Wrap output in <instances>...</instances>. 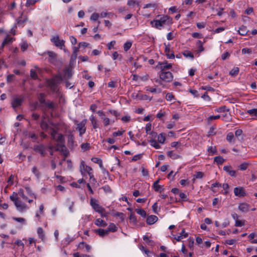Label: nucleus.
<instances>
[{"label":"nucleus","mask_w":257,"mask_h":257,"mask_svg":"<svg viewBox=\"0 0 257 257\" xmlns=\"http://www.w3.org/2000/svg\"><path fill=\"white\" fill-rule=\"evenodd\" d=\"M64 125L62 123L55 124L54 123H48L44 120V118L41 121V128L46 132L49 133L52 139L56 141L58 143V146L55 148L52 146L49 147L51 150H55L62 152L64 155L66 156L68 152L67 151L66 147L63 145L64 142V138L63 135L61 134H59L57 132L58 131L60 130L61 127Z\"/></svg>","instance_id":"obj_1"},{"label":"nucleus","mask_w":257,"mask_h":257,"mask_svg":"<svg viewBox=\"0 0 257 257\" xmlns=\"http://www.w3.org/2000/svg\"><path fill=\"white\" fill-rule=\"evenodd\" d=\"M72 76V69L70 67L66 68L64 70L63 74H59L50 82L49 85L52 89H55L57 84L60 83V81L63 80L69 79Z\"/></svg>","instance_id":"obj_2"},{"label":"nucleus","mask_w":257,"mask_h":257,"mask_svg":"<svg viewBox=\"0 0 257 257\" xmlns=\"http://www.w3.org/2000/svg\"><path fill=\"white\" fill-rule=\"evenodd\" d=\"M172 23V19L167 16H163L158 20H154L150 22L152 27L157 29L161 30L165 25H168Z\"/></svg>","instance_id":"obj_3"},{"label":"nucleus","mask_w":257,"mask_h":257,"mask_svg":"<svg viewBox=\"0 0 257 257\" xmlns=\"http://www.w3.org/2000/svg\"><path fill=\"white\" fill-rule=\"evenodd\" d=\"M10 199L14 202L17 210L19 212H23L28 209V206L20 200L17 193L13 192L10 196Z\"/></svg>","instance_id":"obj_4"},{"label":"nucleus","mask_w":257,"mask_h":257,"mask_svg":"<svg viewBox=\"0 0 257 257\" xmlns=\"http://www.w3.org/2000/svg\"><path fill=\"white\" fill-rule=\"evenodd\" d=\"M160 78L161 80L166 82H170L173 80V76L170 71H161L159 74Z\"/></svg>","instance_id":"obj_5"},{"label":"nucleus","mask_w":257,"mask_h":257,"mask_svg":"<svg viewBox=\"0 0 257 257\" xmlns=\"http://www.w3.org/2000/svg\"><path fill=\"white\" fill-rule=\"evenodd\" d=\"M90 204L92 208L97 213H101L103 208L98 204V200L95 198H91L90 200Z\"/></svg>","instance_id":"obj_6"},{"label":"nucleus","mask_w":257,"mask_h":257,"mask_svg":"<svg viewBox=\"0 0 257 257\" xmlns=\"http://www.w3.org/2000/svg\"><path fill=\"white\" fill-rule=\"evenodd\" d=\"M51 42L55 45V46L60 48L61 49L64 47L65 41L60 39L58 35L53 36L51 39Z\"/></svg>","instance_id":"obj_7"},{"label":"nucleus","mask_w":257,"mask_h":257,"mask_svg":"<svg viewBox=\"0 0 257 257\" xmlns=\"http://www.w3.org/2000/svg\"><path fill=\"white\" fill-rule=\"evenodd\" d=\"M87 121L86 119H84L77 124L76 129L79 132L80 136H82L86 132L85 125L87 123Z\"/></svg>","instance_id":"obj_8"},{"label":"nucleus","mask_w":257,"mask_h":257,"mask_svg":"<svg viewBox=\"0 0 257 257\" xmlns=\"http://www.w3.org/2000/svg\"><path fill=\"white\" fill-rule=\"evenodd\" d=\"M165 45V52L168 59H173L175 58L173 50L171 48L170 44H164Z\"/></svg>","instance_id":"obj_9"},{"label":"nucleus","mask_w":257,"mask_h":257,"mask_svg":"<svg viewBox=\"0 0 257 257\" xmlns=\"http://www.w3.org/2000/svg\"><path fill=\"white\" fill-rule=\"evenodd\" d=\"M235 196L237 197H244L246 195L244 189L242 187H237L234 188Z\"/></svg>","instance_id":"obj_10"},{"label":"nucleus","mask_w":257,"mask_h":257,"mask_svg":"<svg viewBox=\"0 0 257 257\" xmlns=\"http://www.w3.org/2000/svg\"><path fill=\"white\" fill-rule=\"evenodd\" d=\"M158 67L161 70V71H163L171 69L172 67V65L167 62H160Z\"/></svg>","instance_id":"obj_11"},{"label":"nucleus","mask_w":257,"mask_h":257,"mask_svg":"<svg viewBox=\"0 0 257 257\" xmlns=\"http://www.w3.org/2000/svg\"><path fill=\"white\" fill-rule=\"evenodd\" d=\"M223 170L226 172L230 176L235 177L236 176V171L232 169L230 166H225Z\"/></svg>","instance_id":"obj_12"},{"label":"nucleus","mask_w":257,"mask_h":257,"mask_svg":"<svg viewBox=\"0 0 257 257\" xmlns=\"http://www.w3.org/2000/svg\"><path fill=\"white\" fill-rule=\"evenodd\" d=\"M250 205L246 203H241L238 205V208L242 212H246L249 209Z\"/></svg>","instance_id":"obj_13"},{"label":"nucleus","mask_w":257,"mask_h":257,"mask_svg":"<svg viewBox=\"0 0 257 257\" xmlns=\"http://www.w3.org/2000/svg\"><path fill=\"white\" fill-rule=\"evenodd\" d=\"M145 89L147 91H149L152 93H160L162 91L160 88H157V86L156 85L154 87L146 86L145 87Z\"/></svg>","instance_id":"obj_14"},{"label":"nucleus","mask_w":257,"mask_h":257,"mask_svg":"<svg viewBox=\"0 0 257 257\" xmlns=\"http://www.w3.org/2000/svg\"><path fill=\"white\" fill-rule=\"evenodd\" d=\"M188 235V234L186 233L185 231V229H183L181 233H180L179 235H173V237L177 241H179L181 240L182 239L186 238Z\"/></svg>","instance_id":"obj_15"},{"label":"nucleus","mask_w":257,"mask_h":257,"mask_svg":"<svg viewBox=\"0 0 257 257\" xmlns=\"http://www.w3.org/2000/svg\"><path fill=\"white\" fill-rule=\"evenodd\" d=\"M89 119L94 129H96L99 127L98 121L93 115L90 116Z\"/></svg>","instance_id":"obj_16"},{"label":"nucleus","mask_w":257,"mask_h":257,"mask_svg":"<svg viewBox=\"0 0 257 257\" xmlns=\"http://www.w3.org/2000/svg\"><path fill=\"white\" fill-rule=\"evenodd\" d=\"M47 54L49 56V61L52 63H54L56 61V54L52 51H48Z\"/></svg>","instance_id":"obj_17"},{"label":"nucleus","mask_w":257,"mask_h":257,"mask_svg":"<svg viewBox=\"0 0 257 257\" xmlns=\"http://www.w3.org/2000/svg\"><path fill=\"white\" fill-rule=\"evenodd\" d=\"M158 220V217L153 215L149 216L147 218V223L148 224L152 225L154 224Z\"/></svg>","instance_id":"obj_18"},{"label":"nucleus","mask_w":257,"mask_h":257,"mask_svg":"<svg viewBox=\"0 0 257 257\" xmlns=\"http://www.w3.org/2000/svg\"><path fill=\"white\" fill-rule=\"evenodd\" d=\"M87 165L85 164V162L84 161H81L80 162V166H79V171L81 174L83 176H86V167Z\"/></svg>","instance_id":"obj_19"},{"label":"nucleus","mask_w":257,"mask_h":257,"mask_svg":"<svg viewBox=\"0 0 257 257\" xmlns=\"http://www.w3.org/2000/svg\"><path fill=\"white\" fill-rule=\"evenodd\" d=\"M23 101V99L20 97H17L14 98V100L12 102V105L13 107L16 108L21 105Z\"/></svg>","instance_id":"obj_20"},{"label":"nucleus","mask_w":257,"mask_h":257,"mask_svg":"<svg viewBox=\"0 0 257 257\" xmlns=\"http://www.w3.org/2000/svg\"><path fill=\"white\" fill-rule=\"evenodd\" d=\"M17 194H18L19 198L20 197L25 201L28 200V197L27 196V194L24 189H20L18 191V192L17 193Z\"/></svg>","instance_id":"obj_21"},{"label":"nucleus","mask_w":257,"mask_h":257,"mask_svg":"<svg viewBox=\"0 0 257 257\" xmlns=\"http://www.w3.org/2000/svg\"><path fill=\"white\" fill-rule=\"evenodd\" d=\"M167 156L170 158L176 160L180 158V156L175 153L173 151H170L167 153Z\"/></svg>","instance_id":"obj_22"},{"label":"nucleus","mask_w":257,"mask_h":257,"mask_svg":"<svg viewBox=\"0 0 257 257\" xmlns=\"http://www.w3.org/2000/svg\"><path fill=\"white\" fill-rule=\"evenodd\" d=\"M25 190L26 194L28 195L30 197L36 199V195L32 191V190L29 187H26Z\"/></svg>","instance_id":"obj_23"},{"label":"nucleus","mask_w":257,"mask_h":257,"mask_svg":"<svg viewBox=\"0 0 257 257\" xmlns=\"http://www.w3.org/2000/svg\"><path fill=\"white\" fill-rule=\"evenodd\" d=\"M95 224L98 226L101 227H105L107 225L106 222L100 218H97L96 219Z\"/></svg>","instance_id":"obj_24"},{"label":"nucleus","mask_w":257,"mask_h":257,"mask_svg":"<svg viewBox=\"0 0 257 257\" xmlns=\"http://www.w3.org/2000/svg\"><path fill=\"white\" fill-rule=\"evenodd\" d=\"M248 30L244 26H241L238 29V32L241 36H245L248 33Z\"/></svg>","instance_id":"obj_25"},{"label":"nucleus","mask_w":257,"mask_h":257,"mask_svg":"<svg viewBox=\"0 0 257 257\" xmlns=\"http://www.w3.org/2000/svg\"><path fill=\"white\" fill-rule=\"evenodd\" d=\"M14 40V39L13 38L10 37L8 35L4 40L2 45V47H3L4 46L6 45H8L12 43L13 42Z\"/></svg>","instance_id":"obj_26"},{"label":"nucleus","mask_w":257,"mask_h":257,"mask_svg":"<svg viewBox=\"0 0 257 257\" xmlns=\"http://www.w3.org/2000/svg\"><path fill=\"white\" fill-rule=\"evenodd\" d=\"M171 146L172 148H176L178 151H182V145L181 143L179 142H173L171 144Z\"/></svg>","instance_id":"obj_27"},{"label":"nucleus","mask_w":257,"mask_h":257,"mask_svg":"<svg viewBox=\"0 0 257 257\" xmlns=\"http://www.w3.org/2000/svg\"><path fill=\"white\" fill-rule=\"evenodd\" d=\"M95 232L97 233L101 237H103L108 233V230L107 229H103L101 228L95 230Z\"/></svg>","instance_id":"obj_28"},{"label":"nucleus","mask_w":257,"mask_h":257,"mask_svg":"<svg viewBox=\"0 0 257 257\" xmlns=\"http://www.w3.org/2000/svg\"><path fill=\"white\" fill-rule=\"evenodd\" d=\"M150 145L156 149H159L161 148L160 145L158 144L156 140H150L149 141Z\"/></svg>","instance_id":"obj_29"},{"label":"nucleus","mask_w":257,"mask_h":257,"mask_svg":"<svg viewBox=\"0 0 257 257\" xmlns=\"http://www.w3.org/2000/svg\"><path fill=\"white\" fill-rule=\"evenodd\" d=\"M226 140L229 143H234V134L232 132H230L227 134L226 136Z\"/></svg>","instance_id":"obj_30"},{"label":"nucleus","mask_w":257,"mask_h":257,"mask_svg":"<svg viewBox=\"0 0 257 257\" xmlns=\"http://www.w3.org/2000/svg\"><path fill=\"white\" fill-rule=\"evenodd\" d=\"M158 142L160 144H164L166 140V137L165 134L163 133L160 134L157 137Z\"/></svg>","instance_id":"obj_31"},{"label":"nucleus","mask_w":257,"mask_h":257,"mask_svg":"<svg viewBox=\"0 0 257 257\" xmlns=\"http://www.w3.org/2000/svg\"><path fill=\"white\" fill-rule=\"evenodd\" d=\"M37 233L39 238L44 240L45 239V234L42 227H40L37 228Z\"/></svg>","instance_id":"obj_32"},{"label":"nucleus","mask_w":257,"mask_h":257,"mask_svg":"<svg viewBox=\"0 0 257 257\" xmlns=\"http://www.w3.org/2000/svg\"><path fill=\"white\" fill-rule=\"evenodd\" d=\"M35 150L36 151L39 152L42 156L44 155V154L45 153V148L43 146H42V145L37 146L35 148Z\"/></svg>","instance_id":"obj_33"},{"label":"nucleus","mask_w":257,"mask_h":257,"mask_svg":"<svg viewBox=\"0 0 257 257\" xmlns=\"http://www.w3.org/2000/svg\"><path fill=\"white\" fill-rule=\"evenodd\" d=\"M79 48V47H74L73 48V53L71 57V60H75L76 59Z\"/></svg>","instance_id":"obj_34"},{"label":"nucleus","mask_w":257,"mask_h":257,"mask_svg":"<svg viewBox=\"0 0 257 257\" xmlns=\"http://www.w3.org/2000/svg\"><path fill=\"white\" fill-rule=\"evenodd\" d=\"M239 69L238 67L233 68L229 72V74L232 76H236L239 73Z\"/></svg>","instance_id":"obj_35"},{"label":"nucleus","mask_w":257,"mask_h":257,"mask_svg":"<svg viewBox=\"0 0 257 257\" xmlns=\"http://www.w3.org/2000/svg\"><path fill=\"white\" fill-rule=\"evenodd\" d=\"M205 42V40L203 42H202L200 40H198L197 41V45L198 47V51L199 53L202 52L204 50V48L203 47V45Z\"/></svg>","instance_id":"obj_36"},{"label":"nucleus","mask_w":257,"mask_h":257,"mask_svg":"<svg viewBox=\"0 0 257 257\" xmlns=\"http://www.w3.org/2000/svg\"><path fill=\"white\" fill-rule=\"evenodd\" d=\"M117 228L116 226L114 223H111L109 224L107 230H108V232L109 231L114 232L117 230Z\"/></svg>","instance_id":"obj_37"},{"label":"nucleus","mask_w":257,"mask_h":257,"mask_svg":"<svg viewBox=\"0 0 257 257\" xmlns=\"http://www.w3.org/2000/svg\"><path fill=\"white\" fill-rule=\"evenodd\" d=\"M130 222L133 225H136L137 223V219L136 216L134 214H131L129 217Z\"/></svg>","instance_id":"obj_38"},{"label":"nucleus","mask_w":257,"mask_h":257,"mask_svg":"<svg viewBox=\"0 0 257 257\" xmlns=\"http://www.w3.org/2000/svg\"><path fill=\"white\" fill-rule=\"evenodd\" d=\"M136 212L140 215L142 217L145 218L146 216V213L145 211L142 208H137L136 209Z\"/></svg>","instance_id":"obj_39"},{"label":"nucleus","mask_w":257,"mask_h":257,"mask_svg":"<svg viewBox=\"0 0 257 257\" xmlns=\"http://www.w3.org/2000/svg\"><path fill=\"white\" fill-rule=\"evenodd\" d=\"M214 160L218 164H221L225 161V160L220 156L215 157Z\"/></svg>","instance_id":"obj_40"},{"label":"nucleus","mask_w":257,"mask_h":257,"mask_svg":"<svg viewBox=\"0 0 257 257\" xmlns=\"http://www.w3.org/2000/svg\"><path fill=\"white\" fill-rule=\"evenodd\" d=\"M99 18V14L97 13H93L90 17L91 21L94 22L97 21Z\"/></svg>","instance_id":"obj_41"},{"label":"nucleus","mask_w":257,"mask_h":257,"mask_svg":"<svg viewBox=\"0 0 257 257\" xmlns=\"http://www.w3.org/2000/svg\"><path fill=\"white\" fill-rule=\"evenodd\" d=\"M20 46L22 51H25L27 49L28 47V44L26 41H23L21 43Z\"/></svg>","instance_id":"obj_42"},{"label":"nucleus","mask_w":257,"mask_h":257,"mask_svg":"<svg viewBox=\"0 0 257 257\" xmlns=\"http://www.w3.org/2000/svg\"><path fill=\"white\" fill-rule=\"evenodd\" d=\"M113 216L118 217L121 221H123L124 220L125 215L123 213L116 212L113 214Z\"/></svg>","instance_id":"obj_43"},{"label":"nucleus","mask_w":257,"mask_h":257,"mask_svg":"<svg viewBox=\"0 0 257 257\" xmlns=\"http://www.w3.org/2000/svg\"><path fill=\"white\" fill-rule=\"evenodd\" d=\"M13 219L22 223V224H26V219L22 217H13Z\"/></svg>","instance_id":"obj_44"},{"label":"nucleus","mask_w":257,"mask_h":257,"mask_svg":"<svg viewBox=\"0 0 257 257\" xmlns=\"http://www.w3.org/2000/svg\"><path fill=\"white\" fill-rule=\"evenodd\" d=\"M159 182V180H157L154 183V184H153V188H154L155 191H157V192L160 191V188H161V186L158 185Z\"/></svg>","instance_id":"obj_45"},{"label":"nucleus","mask_w":257,"mask_h":257,"mask_svg":"<svg viewBox=\"0 0 257 257\" xmlns=\"http://www.w3.org/2000/svg\"><path fill=\"white\" fill-rule=\"evenodd\" d=\"M152 97H150L146 94H140L139 99L151 101Z\"/></svg>","instance_id":"obj_46"},{"label":"nucleus","mask_w":257,"mask_h":257,"mask_svg":"<svg viewBox=\"0 0 257 257\" xmlns=\"http://www.w3.org/2000/svg\"><path fill=\"white\" fill-rule=\"evenodd\" d=\"M132 45V43L131 42H126L123 45L124 50L125 52L127 51L131 48Z\"/></svg>","instance_id":"obj_47"},{"label":"nucleus","mask_w":257,"mask_h":257,"mask_svg":"<svg viewBox=\"0 0 257 257\" xmlns=\"http://www.w3.org/2000/svg\"><path fill=\"white\" fill-rule=\"evenodd\" d=\"M112 57L113 60L116 59L120 60L122 58L121 56L119 55L116 51H115L113 53Z\"/></svg>","instance_id":"obj_48"},{"label":"nucleus","mask_w":257,"mask_h":257,"mask_svg":"<svg viewBox=\"0 0 257 257\" xmlns=\"http://www.w3.org/2000/svg\"><path fill=\"white\" fill-rule=\"evenodd\" d=\"M38 99L41 104L44 105L46 102L45 100V95L43 93L40 94Z\"/></svg>","instance_id":"obj_49"},{"label":"nucleus","mask_w":257,"mask_h":257,"mask_svg":"<svg viewBox=\"0 0 257 257\" xmlns=\"http://www.w3.org/2000/svg\"><path fill=\"white\" fill-rule=\"evenodd\" d=\"M91 216L90 215H84L81 217V220L85 224L90 220Z\"/></svg>","instance_id":"obj_50"},{"label":"nucleus","mask_w":257,"mask_h":257,"mask_svg":"<svg viewBox=\"0 0 257 257\" xmlns=\"http://www.w3.org/2000/svg\"><path fill=\"white\" fill-rule=\"evenodd\" d=\"M249 164L246 162L241 163L239 166V169L242 171L245 170L248 166Z\"/></svg>","instance_id":"obj_51"},{"label":"nucleus","mask_w":257,"mask_h":257,"mask_svg":"<svg viewBox=\"0 0 257 257\" xmlns=\"http://www.w3.org/2000/svg\"><path fill=\"white\" fill-rule=\"evenodd\" d=\"M207 151L209 153L212 155L215 154L216 153V149L215 147L211 146L208 148Z\"/></svg>","instance_id":"obj_52"},{"label":"nucleus","mask_w":257,"mask_h":257,"mask_svg":"<svg viewBox=\"0 0 257 257\" xmlns=\"http://www.w3.org/2000/svg\"><path fill=\"white\" fill-rule=\"evenodd\" d=\"M247 113L248 114L257 117V109L254 108L248 110Z\"/></svg>","instance_id":"obj_53"},{"label":"nucleus","mask_w":257,"mask_h":257,"mask_svg":"<svg viewBox=\"0 0 257 257\" xmlns=\"http://www.w3.org/2000/svg\"><path fill=\"white\" fill-rule=\"evenodd\" d=\"M143 239L144 241H145L149 245H154V242L153 241L149 239L147 235H144L143 236Z\"/></svg>","instance_id":"obj_54"},{"label":"nucleus","mask_w":257,"mask_h":257,"mask_svg":"<svg viewBox=\"0 0 257 257\" xmlns=\"http://www.w3.org/2000/svg\"><path fill=\"white\" fill-rule=\"evenodd\" d=\"M81 148L83 151H86L89 149L90 144L89 143L82 144L81 145Z\"/></svg>","instance_id":"obj_55"},{"label":"nucleus","mask_w":257,"mask_h":257,"mask_svg":"<svg viewBox=\"0 0 257 257\" xmlns=\"http://www.w3.org/2000/svg\"><path fill=\"white\" fill-rule=\"evenodd\" d=\"M194 176H195V178L200 179L203 178L204 175L202 172H197Z\"/></svg>","instance_id":"obj_56"},{"label":"nucleus","mask_w":257,"mask_h":257,"mask_svg":"<svg viewBox=\"0 0 257 257\" xmlns=\"http://www.w3.org/2000/svg\"><path fill=\"white\" fill-rule=\"evenodd\" d=\"M241 53L243 54H250L252 53V49L250 48H244L241 50Z\"/></svg>","instance_id":"obj_57"},{"label":"nucleus","mask_w":257,"mask_h":257,"mask_svg":"<svg viewBox=\"0 0 257 257\" xmlns=\"http://www.w3.org/2000/svg\"><path fill=\"white\" fill-rule=\"evenodd\" d=\"M30 76L31 78L34 79H37L38 77L36 71L34 69H31L30 71Z\"/></svg>","instance_id":"obj_58"},{"label":"nucleus","mask_w":257,"mask_h":257,"mask_svg":"<svg viewBox=\"0 0 257 257\" xmlns=\"http://www.w3.org/2000/svg\"><path fill=\"white\" fill-rule=\"evenodd\" d=\"M228 111V109H227L226 107V106H221L219 108H216V109H215V111L217 112H224L225 111Z\"/></svg>","instance_id":"obj_59"},{"label":"nucleus","mask_w":257,"mask_h":257,"mask_svg":"<svg viewBox=\"0 0 257 257\" xmlns=\"http://www.w3.org/2000/svg\"><path fill=\"white\" fill-rule=\"evenodd\" d=\"M44 105H45L50 108H53L55 107L54 104L52 101H46L44 104Z\"/></svg>","instance_id":"obj_60"},{"label":"nucleus","mask_w":257,"mask_h":257,"mask_svg":"<svg viewBox=\"0 0 257 257\" xmlns=\"http://www.w3.org/2000/svg\"><path fill=\"white\" fill-rule=\"evenodd\" d=\"M152 124L151 123H148L145 126L146 132L147 134H149L151 132Z\"/></svg>","instance_id":"obj_61"},{"label":"nucleus","mask_w":257,"mask_h":257,"mask_svg":"<svg viewBox=\"0 0 257 257\" xmlns=\"http://www.w3.org/2000/svg\"><path fill=\"white\" fill-rule=\"evenodd\" d=\"M32 172L38 178H39L40 174L36 167H33V168H32Z\"/></svg>","instance_id":"obj_62"},{"label":"nucleus","mask_w":257,"mask_h":257,"mask_svg":"<svg viewBox=\"0 0 257 257\" xmlns=\"http://www.w3.org/2000/svg\"><path fill=\"white\" fill-rule=\"evenodd\" d=\"M174 98V95L172 93H168L166 95V99L167 101H171Z\"/></svg>","instance_id":"obj_63"},{"label":"nucleus","mask_w":257,"mask_h":257,"mask_svg":"<svg viewBox=\"0 0 257 257\" xmlns=\"http://www.w3.org/2000/svg\"><path fill=\"white\" fill-rule=\"evenodd\" d=\"M74 257H92L91 255L85 254H79L78 252H75L73 254Z\"/></svg>","instance_id":"obj_64"}]
</instances>
